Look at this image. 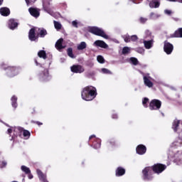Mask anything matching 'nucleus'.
Masks as SVG:
<instances>
[{"label":"nucleus","mask_w":182,"mask_h":182,"mask_svg":"<svg viewBox=\"0 0 182 182\" xmlns=\"http://www.w3.org/2000/svg\"><path fill=\"white\" fill-rule=\"evenodd\" d=\"M138 39L139 38L136 35H133L130 36V42H136V41H137Z\"/></svg>","instance_id":"79ce46f5"},{"label":"nucleus","mask_w":182,"mask_h":182,"mask_svg":"<svg viewBox=\"0 0 182 182\" xmlns=\"http://www.w3.org/2000/svg\"><path fill=\"white\" fill-rule=\"evenodd\" d=\"M149 6L150 8H159V6H160V1L157 0L151 1L149 3Z\"/></svg>","instance_id":"4be33fe9"},{"label":"nucleus","mask_w":182,"mask_h":182,"mask_svg":"<svg viewBox=\"0 0 182 182\" xmlns=\"http://www.w3.org/2000/svg\"><path fill=\"white\" fill-rule=\"evenodd\" d=\"M112 119H117V114H112Z\"/></svg>","instance_id":"6e6d98bb"},{"label":"nucleus","mask_w":182,"mask_h":182,"mask_svg":"<svg viewBox=\"0 0 182 182\" xmlns=\"http://www.w3.org/2000/svg\"><path fill=\"white\" fill-rule=\"evenodd\" d=\"M94 149H100V140L97 139V141H94L92 144Z\"/></svg>","instance_id":"2f4dec72"},{"label":"nucleus","mask_w":182,"mask_h":182,"mask_svg":"<svg viewBox=\"0 0 182 182\" xmlns=\"http://www.w3.org/2000/svg\"><path fill=\"white\" fill-rule=\"evenodd\" d=\"M144 44L146 49H151V46H153V41H144Z\"/></svg>","instance_id":"bb28decb"},{"label":"nucleus","mask_w":182,"mask_h":182,"mask_svg":"<svg viewBox=\"0 0 182 182\" xmlns=\"http://www.w3.org/2000/svg\"><path fill=\"white\" fill-rule=\"evenodd\" d=\"M150 19H158V18H160V15L151 12L149 15Z\"/></svg>","instance_id":"473e14b6"},{"label":"nucleus","mask_w":182,"mask_h":182,"mask_svg":"<svg viewBox=\"0 0 182 182\" xmlns=\"http://www.w3.org/2000/svg\"><path fill=\"white\" fill-rule=\"evenodd\" d=\"M144 83L145 86H147L148 87H153V82L146 76H144Z\"/></svg>","instance_id":"5701e85b"},{"label":"nucleus","mask_w":182,"mask_h":182,"mask_svg":"<svg viewBox=\"0 0 182 182\" xmlns=\"http://www.w3.org/2000/svg\"><path fill=\"white\" fill-rule=\"evenodd\" d=\"M0 14L2 16H9L11 15V10L7 7H2L0 9Z\"/></svg>","instance_id":"2eb2a0df"},{"label":"nucleus","mask_w":182,"mask_h":182,"mask_svg":"<svg viewBox=\"0 0 182 182\" xmlns=\"http://www.w3.org/2000/svg\"><path fill=\"white\" fill-rule=\"evenodd\" d=\"M18 20H16L15 18H11L9 21V28L12 31H14V29H16V28H18Z\"/></svg>","instance_id":"1a4fd4ad"},{"label":"nucleus","mask_w":182,"mask_h":182,"mask_svg":"<svg viewBox=\"0 0 182 182\" xmlns=\"http://www.w3.org/2000/svg\"><path fill=\"white\" fill-rule=\"evenodd\" d=\"M93 75H95V73H93V72H87L85 73V76H87V77H90L93 76Z\"/></svg>","instance_id":"a18cd8bd"},{"label":"nucleus","mask_w":182,"mask_h":182,"mask_svg":"<svg viewBox=\"0 0 182 182\" xmlns=\"http://www.w3.org/2000/svg\"><path fill=\"white\" fill-rule=\"evenodd\" d=\"M70 70L73 73H83L85 67L80 65H73L70 67Z\"/></svg>","instance_id":"423d86ee"},{"label":"nucleus","mask_w":182,"mask_h":182,"mask_svg":"<svg viewBox=\"0 0 182 182\" xmlns=\"http://www.w3.org/2000/svg\"><path fill=\"white\" fill-rule=\"evenodd\" d=\"M170 38H182V28H178L174 33L171 34Z\"/></svg>","instance_id":"a211bd4d"},{"label":"nucleus","mask_w":182,"mask_h":182,"mask_svg":"<svg viewBox=\"0 0 182 182\" xmlns=\"http://www.w3.org/2000/svg\"><path fill=\"white\" fill-rule=\"evenodd\" d=\"M140 22H141V23H145V22H147V18L141 17V18H140Z\"/></svg>","instance_id":"3c124183"},{"label":"nucleus","mask_w":182,"mask_h":182,"mask_svg":"<svg viewBox=\"0 0 182 182\" xmlns=\"http://www.w3.org/2000/svg\"><path fill=\"white\" fill-rule=\"evenodd\" d=\"M166 168H167V166L161 164H154L152 168L150 166L146 167L142 171L144 180H145V181H150V180H153V175L154 173L160 174V173H163Z\"/></svg>","instance_id":"f257e3e1"},{"label":"nucleus","mask_w":182,"mask_h":182,"mask_svg":"<svg viewBox=\"0 0 182 182\" xmlns=\"http://www.w3.org/2000/svg\"><path fill=\"white\" fill-rule=\"evenodd\" d=\"M36 171L41 181L48 182V180H46V176H45L43 173H42V171H41L40 169H37Z\"/></svg>","instance_id":"aec40b11"},{"label":"nucleus","mask_w":182,"mask_h":182,"mask_svg":"<svg viewBox=\"0 0 182 182\" xmlns=\"http://www.w3.org/2000/svg\"><path fill=\"white\" fill-rule=\"evenodd\" d=\"M180 125V120L175 119L172 124V129L176 132L178 130V126Z\"/></svg>","instance_id":"412c9836"},{"label":"nucleus","mask_w":182,"mask_h":182,"mask_svg":"<svg viewBox=\"0 0 182 182\" xmlns=\"http://www.w3.org/2000/svg\"><path fill=\"white\" fill-rule=\"evenodd\" d=\"M18 132H23V128L22 127H16V128H9L8 130H7V133L8 134H11V133H12V132H16L18 131Z\"/></svg>","instance_id":"b1692460"},{"label":"nucleus","mask_w":182,"mask_h":182,"mask_svg":"<svg viewBox=\"0 0 182 182\" xmlns=\"http://www.w3.org/2000/svg\"><path fill=\"white\" fill-rule=\"evenodd\" d=\"M63 43V38H60L55 43V48L58 50H61V49H65V46L62 44Z\"/></svg>","instance_id":"6ab92c4d"},{"label":"nucleus","mask_w":182,"mask_h":182,"mask_svg":"<svg viewBox=\"0 0 182 182\" xmlns=\"http://www.w3.org/2000/svg\"><path fill=\"white\" fill-rule=\"evenodd\" d=\"M72 25H73V26H74V28H77V21H73L72 22Z\"/></svg>","instance_id":"603ef678"},{"label":"nucleus","mask_w":182,"mask_h":182,"mask_svg":"<svg viewBox=\"0 0 182 182\" xmlns=\"http://www.w3.org/2000/svg\"><path fill=\"white\" fill-rule=\"evenodd\" d=\"M36 124H37L38 126H42V122H36Z\"/></svg>","instance_id":"4d7b16f0"},{"label":"nucleus","mask_w":182,"mask_h":182,"mask_svg":"<svg viewBox=\"0 0 182 182\" xmlns=\"http://www.w3.org/2000/svg\"><path fill=\"white\" fill-rule=\"evenodd\" d=\"M132 51V48L130 47H124L122 48V55H129L130 52Z\"/></svg>","instance_id":"c85d7f7f"},{"label":"nucleus","mask_w":182,"mask_h":182,"mask_svg":"<svg viewBox=\"0 0 182 182\" xmlns=\"http://www.w3.org/2000/svg\"><path fill=\"white\" fill-rule=\"evenodd\" d=\"M97 60L99 62V63H105V58L102 55H98L97 57Z\"/></svg>","instance_id":"58836bf2"},{"label":"nucleus","mask_w":182,"mask_h":182,"mask_svg":"<svg viewBox=\"0 0 182 182\" xmlns=\"http://www.w3.org/2000/svg\"><path fill=\"white\" fill-rule=\"evenodd\" d=\"M3 2H4V0H0V6L1 5H2Z\"/></svg>","instance_id":"052dcab7"},{"label":"nucleus","mask_w":182,"mask_h":182,"mask_svg":"<svg viewBox=\"0 0 182 182\" xmlns=\"http://www.w3.org/2000/svg\"><path fill=\"white\" fill-rule=\"evenodd\" d=\"M28 39L31 42H38V40L39 39L38 36H36V33H35V28H32L30 29L28 32Z\"/></svg>","instance_id":"0eeeda50"},{"label":"nucleus","mask_w":182,"mask_h":182,"mask_svg":"<svg viewBox=\"0 0 182 182\" xmlns=\"http://www.w3.org/2000/svg\"><path fill=\"white\" fill-rule=\"evenodd\" d=\"M26 3L28 6L32 5V4H34L35 0H25Z\"/></svg>","instance_id":"de8ad7c7"},{"label":"nucleus","mask_w":182,"mask_h":182,"mask_svg":"<svg viewBox=\"0 0 182 182\" xmlns=\"http://www.w3.org/2000/svg\"><path fill=\"white\" fill-rule=\"evenodd\" d=\"M54 26L57 29V31L62 29V24H60V23H59L56 21H54Z\"/></svg>","instance_id":"72a5a7b5"},{"label":"nucleus","mask_w":182,"mask_h":182,"mask_svg":"<svg viewBox=\"0 0 182 182\" xmlns=\"http://www.w3.org/2000/svg\"><path fill=\"white\" fill-rule=\"evenodd\" d=\"M86 48H87V44H86V42L82 41L77 46V50H83Z\"/></svg>","instance_id":"a878e982"},{"label":"nucleus","mask_w":182,"mask_h":182,"mask_svg":"<svg viewBox=\"0 0 182 182\" xmlns=\"http://www.w3.org/2000/svg\"><path fill=\"white\" fill-rule=\"evenodd\" d=\"M174 50V46L173 44L170 43L167 41H164V51L166 55H171L173 53V50Z\"/></svg>","instance_id":"39448f33"},{"label":"nucleus","mask_w":182,"mask_h":182,"mask_svg":"<svg viewBox=\"0 0 182 182\" xmlns=\"http://www.w3.org/2000/svg\"><path fill=\"white\" fill-rule=\"evenodd\" d=\"M161 107V101L159 100H152L149 103L150 110H159Z\"/></svg>","instance_id":"20e7f679"},{"label":"nucleus","mask_w":182,"mask_h":182,"mask_svg":"<svg viewBox=\"0 0 182 182\" xmlns=\"http://www.w3.org/2000/svg\"><path fill=\"white\" fill-rule=\"evenodd\" d=\"M67 53H68V55L72 59H75L76 58V56L73 55V49L72 48H68Z\"/></svg>","instance_id":"cd10ccee"},{"label":"nucleus","mask_w":182,"mask_h":182,"mask_svg":"<svg viewBox=\"0 0 182 182\" xmlns=\"http://www.w3.org/2000/svg\"><path fill=\"white\" fill-rule=\"evenodd\" d=\"M50 2L52 0H43V8L46 12L50 11Z\"/></svg>","instance_id":"9b49d317"},{"label":"nucleus","mask_w":182,"mask_h":182,"mask_svg":"<svg viewBox=\"0 0 182 182\" xmlns=\"http://www.w3.org/2000/svg\"><path fill=\"white\" fill-rule=\"evenodd\" d=\"M169 1V2H177V0H167Z\"/></svg>","instance_id":"bf43d9fd"},{"label":"nucleus","mask_w":182,"mask_h":182,"mask_svg":"<svg viewBox=\"0 0 182 182\" xmlns=\"http://www.w3.org/2000/svg\"><path fill=\"white\" fill-rule=\"evenodd\" d=\"M6 161H4L1 163L0 162V168H4V167H6Z\"/></svg>","instance_id":"49530a36"},{"label":"nucleus","mask_w":182,"mask_h":182,"mask_svg":"<svg viewBox=\"0 0 182 182\" xmlns=\"http://www.w3.org/2000/svg\"><path fill=\"white\" fill-rule=\"evenodd\" d=\"M130 61L132 62V65H134V66H136V65H139V60L134 57H132L130 58Z\"/></svg>","instance_id":"f704fd0d"},{"label":"nucleus","mask_w":182,"mask_h":182,"mask_svg":"<svg viewBox=\"0 0 182 182\" xmlns=\"http://www.w3.org/2000/svg\"><path fill=\"white\" fill-rule=\"evenodd\" d=\"M145 34H146V38H149V36H151V32H150V31H149V30H146L145 31Z\"/></svg>","instance_id":"8fccbe9b"},{"label":"nucleus","mask_w":182,"mask_h":182,"mask_svg":"<svg viewBox=\"0 0 182 182\" xmlns=\"http://www.w3.org/2000/svg\"><path fill=\"white\" fill-rule=\"evenodd\" d=\"M122 38L124 42H126V43H129V42H130V36L127 34V35L122 36Z\"/></svg>","instance_id":"4c0bfd02"},{"label":"nucleus","mask_w":182,"mask_h":182,"mask_svg":"<svg viewBox=\"0 0 182 182\" xmlns=\"http://www.w3.org/2000/svg\"><path fill=\"white\" fill-rule=\"evenodd\" d=\"M130 1H132L134 4H136L135 1L136 0H130Z\"/></svg>","instance_id":"e2e57ef3"},{"label":"nucleus","mask_w":182,"mask_h":182,"mask_svg":"<svg viewBox=\"0 0 182 182\" xmlns=\"http://www.w3.org/2000/svg\"><path fill=\"white\" fill-rule=\"evenodd\" d=\"M23 136H24V137H27V139H29V137L31 136V132H29V131L28 130H23Z\"/></svg>","instance_id":"ea45409f"},{"label":"nucleus","mask_w":182,"mask_h":182,"mask_svg":"<svg viewBox=\"0 0 182 182\" xmlns=\"http://www.w3.org/2000/svg\"><path fill=\"white\" fill-rule=\"evenodd\" d=\"M28 178L30 179V180H31V178H33V175H32V173H28Z\"/></svg>","instance_id":"864d4df0"},{"label":"nucleus","mask_w":182,"mask_h":182,"mask_svg":"<svg viewBox=\"0 0 182 182\" xmlns=\"http://www.w3.org/2000/svg\"><path fill=\"white\" fill-rule=\"evenodd\" d=\"M40 77L43 80H49V79H50V76L49 75V70L48 69H45L43 72L41 73Z\"/></svg>","instance_id":"f8f14e48"},{"label":"nucleus","mask_w":182,"mask_h":182,"mask_svg":"<svg viewBox=\"0 0 182 182\" xmlns=\"http://www.w3.org/2000/svg\"><path fill=\"white\" fill-rule=\"evenodd\" d=\"M48 35V31H46V29L41 28H38V34L37 36H38V38H45V36H46Z\"/></svg>","instance_id":"dca6fc26"},{"label":"nucleus","mask_w":182,"mask_h":182,"mask_svg":"<svg viewBox=\"0 0 182 182\" xmlns=\"http://www.w3.org/2000/svg\"><path fill=\"white\" fill-rule=\"evenodd\" d=\"M126 173V170L122 167H118L116 170L115 176L117 177H120L122 176H124Z\"/></svg>","instance_id":"f3484780"},{"label":"nucleus","mask_w":182,"mask_h":182,"mask_svg":"<svg viewBox=\"0 0 182 182\" xmlns=\"http://www.w3.org/2000/svg\"><path fill=\"white\" fill-rule=\"evenodd\" d=\"M21 171L25 173V174H29L31 173V169L26 166H21Z\"/></svg>","instance_id":"7c9ffc66"},{"label":"nucleus","mask_w":182,"mask_h":182,"mask_svg":"<svg viewBox=\"0 0 182 182\" xmlns=\"http://www.w3.org/2000/svg\"><path fill=\"white\" fill-rule=\"evenodd\" d=\"M35 63L36 65V66H42L41 64H39V63H38V60H35Z\"/></svg>","instance_id":"5fc2aeb1"},{"label":"nucleus","mask_w":182,"mask_h":182,"mask_svg":"<svg viewBox=\"0 0 182 182\" xmlns=\"http://www.w3.org/2000/svg\"><path fill=\"white\" fill-rule=\"evenodd\" d=\"M146 151H147V149L146 148V146H144V145L140 144L136 147L137 154L142 155V154H144L146 153Z\"/></svg>","instance_id":"4468645a"},{"label":"nucleus","mask_w":182,"mask_h":182,"mask_svg":"<svg viewBox=\"0 0 182 182\" xmlns=\"http://www.w3.org/2000/svg\"><path fill=\"white\" fill-rule=\"evenodd\" d=\"M86 66H88V68H93V66H95V64L92 61H87L86 63Z\"/></svg>","instance_id":"c03bdc74"},{"label":"nucleus","mask_w":182,"mask_h":182,"mask_svg":"<svg viewBox=\"0 0 182 182\" xmlns=\"http://www.w3.org/2000/svg\"><path fill=\"white\" fill-rule=\"evenodd\" d=\"M94 46H97L98 48H102L103 49H107L109 48V46H107L105 41L97 40L94 42Z\"/></svg>","instance_id":"9d476101"},{"label":"nucleus","mask_w":182,"mask_h":182,"mask_svg":"<svg viewBox=\"0 0 182 182\" xmlns=\"http://www.w3.org/2000/svg\"><path fill=\"white\" fill-rule=\"evenodd\" d=\"M101 72L105 75H112V71L107 68H102Z\"/></svg>","instance_id":"c9c22d12"},{"label":"nucleus","mask_w":182,"mask_h":182,"mask_svg":"<svg viewBox=\"0 0 182 182\" xmlns=\"http://www.w3.org/2000/svg\"><path fill=\"white\" fill-rule=\"evenodd\" d=\"M11 105L13 106V107H14V109H16V107H18V103L16 102L18 101V97L14 95L13 97H11Z\"/></svg>","instance_id":"393cba45"},{"label":"nucleus","mask_w":182,"mask_h":182,"mask_svg":"<svg viewBox=\"0 0 182 182\" xmlns=\"http://www.w3.org/2000/svg\"><path fill=\"white\" fill-rule=\"evenodd\" d=\"M18 73V68L13 67L11 68H9L7 70V75L9 77H14V76H16Z\"/></svg>","instance_id":"6e6552de"},{"label":"nucleus","mask_w":182,"mask_h":182,"mask_svg":"<svg viewBox=\"0 0 182 182\" xmlns=\"http://www.w3.org/2000/svg\"><path fill=\"white\" fill-rule=\"evenodd\" d=\"M28 11L30 12V14L31 16H33L34 18H39V15H41V13L38 11V9L36 8H29Z\"/></svg>","instance_id":"ddd939ff"},{"label":"nucleus","mask_w":182,"mask_h":182,"mask_svg":"<svg viewBox=\"0 0 182 182\" xmlns=\"http://www.w3.org/2000/svg\"><path fill=\"white\" fill-rule=\"evenodd\" d=\"M109 144L111 147H116V146H117V144H116L114 139H111L109 142Z\"/></svg>","instance_id":"a19ab883"},{"label":"nucleus","mask_w":182,"mask_h":182,"mask_svg":"<svg viewBox=\"0 0 182 182\" xmlns=\"http://www.w3.org/2000/svg\"><path fill=\"white\" fill-rule=\"evenodd\" d=\"M96 96H97V92L96 87L93 86H87L81 92V97L83 100H86V102L93 100Z\"/></svg>","instance_id":"f03ea898"},{"label":"nucleus","mask_w":182,"mask_h":182,"mask_svg":"<svg viewBox=\"0 0 182 182\" xmlns=\"http://www.w3.org/2000/svg\"><path fill=\"white\" fill-rule=\"evenodd\" d=\"M88 31L93 35H96L97 36H102V38H105V39L109 38V36L106 35L105 31L102 28H99V27H90Z\"/></svg>","instance_id":"7ed1b4c3"},{"label":"nucleus","mask_w":182,"mask_h":182,"mask_svg":"<svg viewBox=\"0 0 182 182\" xmlns=\"http://www.w3.org/2000/svg\"><path fill=\"white\" fill-rule=\"evenodd\" d=\"M176 1L180 2L181 4H182V0H176Z\"/></svg>","instance_id":"680f3d73"},{"label":"nucleus","mask_w":182,"mask_h":182,"mask_svg":"<svg viewBox=\"0 0 182 182\" xmlns=\"http://www.w3.org/2000/svg\"><path fill=\"white\" fill-rule=\"evenodd\" d=\"M147 103H149V98H147V97L144 98V100L142 101L143 106L145 107H148Z\"/></svg>","instance_id":"37998d69"},{"label":"nucleus","mask_w":182,"mask_h":182,"mask_svg":"<svg viewBox=\"0 0 182 182\" xmlns=\"http://www.w3.org/2000/svg\"><path fill=\"white\" fill-rule=\"evenodd\" d=\"M134 50L138 53H141V55H143V53H144V48L141 47L135 48Z\"/></svg>","instance_id":"e433bc0d"},{"label":"nucleus","mask_w":182,"mask_h":182,"mask_svg":"<svg viewBox=\"0 0 182 182\" xmlns=\"http://www.w3.org/2000/svg\"><path fill=\"white\" fill-rule=\"evenodd\" d=\"M38 58H42L43 59H46V51L43 50H41L38 53Z\"/></svg>","instance_id":"c756f323"},{"label":"nucleus","mask_w":182,"mask_h":182,"mask_svg":"<svg viewBox=\"0 0 182 182\" xmlns=\"http://www.w3.org/2000/svg\"><path fill=\"white\" fill-rule=\"evenodd\" d=\"M164 14H166V15H171V14H173V11L171 10L166 9L164 10Z\"/></svg>","instance_id":"09e8293b"},{"label":"nucleus","mask_w":182,"mask_h":182,"mask_svg":"<svg viewBox=\"0 0 182 182\" xmlns=\"http://www.w3.org/2000/svg\"><path fill=\"white\" fill-rule=\"evenodd\" d=\"M93 137H96V136H95V135H91V136H90V140H91L92 139H93Z\"/></svg>","instance_id":"13d9d810"}]
</instances>
